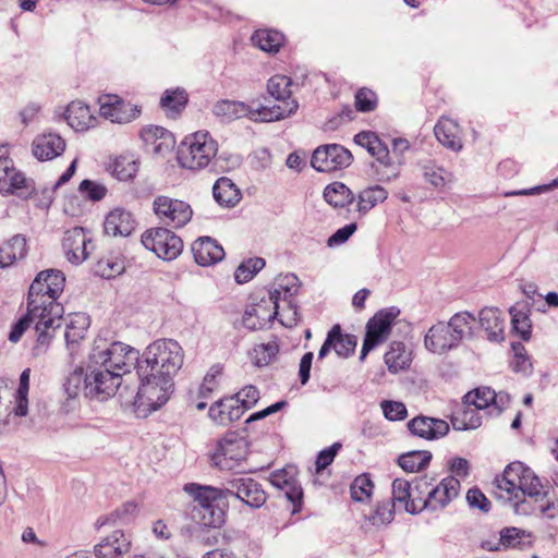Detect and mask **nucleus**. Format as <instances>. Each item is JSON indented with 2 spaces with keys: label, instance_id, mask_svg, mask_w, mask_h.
Wrapping results in <instances>:
<instances>
[{
  "label": "nucleus",
  "instance_id": "f257e3e1",
  "mask_svg": "<svg viewBox=\"0 0 558 558\" xmlns=\"http://www.w3.org/2000/svg\"><path fill=\"white\" fill-rule=\"evenodd\" d=\"M140 351L125 343L116 341L105 350L95 348L89 355L86 369L77 366L62 384L65 400L61 404L63 413L74 411L80 404L81 393L90 400L105 401L119 392L121 399L124 391L133 392L128 386L121 387V374L136 368Z\"/></svg>",
  "mask_w": 558,
  "mask_h": 558
},
{
  "label": "nucleus",
  "instance_id": "f03ea898",
  "mask_svg": "<svg viewBox=\"0 0 558 558\" xmlns=\"http://www.w3.org/2000/svg\"><path fill=\"white\" fill-rule=\"evenodd\" d=\"M183 364L181 345L172 339H161L149 344L140 354L136 374L140 385L132 400L123 401L133 407L137 417L145 418L167 403L174 390L173 377Z\"/></svg>",
  "mask_w": 558,
  "mask_h": 558
},
{
  "label": "nucleus",
  "instance_id": "7ed1b4c3",
  "mask_svg": "<svg viewBox=\"0 0 558 558\" xmlns=\"http://www.w3.org/2000/svg\"><path fill=\"white\" fill-rule=\"evenodd\" d=\"M184 490L193 497L196 505L192 510L195 524L189 527L191 536L207 546L219 542V530L227 520L229 500L223 488L198 483H187Z\"/></svg>",
  "mask_w": 558,
  "mask_h": 558
},
{
  "label": "nucleus",
  "instance_id": "20e7f679",
  "mask_svg": "<svg viewBox=\"0 0 558 558\" xmlns=\"http://www.w3.org/2000/svg\"><path fill=\"white\" fill-rule=\"evenodd\" d=\"M475 320L474 314L468 311L453 314L448 322L438 320L426 331L424 347L438 355L458 349L463 339L475 337L473 327Z\"/></svg>",
  "mask_w": 558,
  "mask_h": 558
},
{
  "label": "nucleus",
  "instance_id": "39448f33",
  "mask_svg": "<svg viewBox=\"0 0 558 558\" xmlns=\"http://www.w3.org/2000/svg\"><path fill=\"white\" fill-rule=\"evenodd\" d=\"M494 497L501 500L507 496L527 495L539 496L536 488L541 486V478L535 472L521 461L510 462L504 472L493 482Z\"/></svg>",
  "mask_w": 558,
  "mask_h": 558
},
{
  "label": "nucleus",
  "instance_id": "423d86ee",
  "mask_svg": "<svg viewBox=\"0 0 558 558\" xmlns=\"http://www.w3.org/2000/svg\"><path fill=\"white\" fill-rule=\"evenodd\" d=\"M218 144L207 131L187 135L177 150L178 163L189 170H201L217 155Z\"/></svg>",
  "mask_w": 558,
  "mask_h": 558
},
{
  "label": "nucleus",
  "instance_id": "0eeeda50",
  "mask_svg": "<svg viewBox=\"0 0 558 558\" xmlns=\"http://www.w3.org/2000/svg\"><path fill=\"white\" fill-rule=\"evenodd\" d=\"M401 311L397 306L379 310L368 319L359 360L364 362L371 351L387 341L396 318Z\"/></svg>",
  "mask_w": 558,
  "mask_h": 558
},
{
  "label": "nucleus",
  "instance_id": "6e6552de",
  "mask_svg": "<svg viewBox=\"0 0 558 558\" xmlns=\"http://www.w3.org/2000/svg\"><path fill=\"white\" fill-rule=\"evenodd\" d=\"M141 242L145 248L166 262L175 259L183 251L182 239L167 227L146 230L141 236Z\"/></svg>",
  "mask_w": 558,
  "mask_h": 558
},
{
  "label": "nucleus",
  "instance_id": "1a4fd4ad",
  "mask_svg": "<svg viewBox=\"0 0 558 558\" xmlns=\"http://www.w3.org/2000/svg\"><path fill=\"white\" fill-rule=\"evenodd\" d=\"M153 211L165 227L174 229L186 226L193 217V209L189 203L166 195L155 197Z\"/></svg>",
  "mask_w": 558,
  "mask_h": 558
},
{
  "label": "nucleus",
  "instance_id": "9d476101",
  "mask_svg": "<svg viewBox=\"0 0 558 558\" xmlns=\"http://www.w3.org/2000/svg\"><path fill=\"white\" fill-rule=\"evenodd\" d=\"M352 153L340 144H324L312 154L311 166L317 172H333L347 169L353 162Z\"/></svg>",
  "mask_w": 558,
  "mask_h": 558
},
{
  "label": "nucleus",
  "instance_id": "9b49d317",
  "mask_svg": "<svg viewBox=\"0 0 558 558\" xmlns=\"http://www.w3.org/2000/svg\"><path fill=\"white\" fill-rule=\"evenodd\" d=\"M248 442L235 433H228L218 441L216 451L211 454L213 463L221 470H232L239 462L246 459Z\"/></svg>",
  "mask_w": 558,
  "mask_h": 558
},
{
  "label": "nucleus",
  "instance_id": "f8f14e48",
  "mask_svg": "<svg viewBox=\"0 0 558 558\" xmlns=\"http://www.w3.org/2000/svg\"><path fill=\"white\" fill-rule=\"evenodd\" d=\"M225 490L228 499L234 497L253 509L263 507L267 500L262 484L252 477H234L227 482Z\"/></svg>",
  "mask_w": 558,
  "mask_h": 558
},
{
  "label": "nucleus",
  "instance_id": "ddd939ff",
  "mask_svg": "<svg viewBox=\"0 0 558 558\" xmlns=\"http://www.w3.org/2000/svg\"><path fill=\"white\" fill-rule=\"evenodd\" d=\"M99 112L113 123L124 124L140 117L142 110L137 105L125 101L118 95L105 94L99 96Z\"/></svg>",
  "mask_w": 558,
  "mask_h": 558
},
{
  "label": "nucleus",
  "instance_id": "4468645a",
  "mask_svg": "<svg viewBox=\"0 0 558 558\" xmlns=\"http://www.w3.org/2000/svg\"><path fill=\"white\" fill-rule=\"evenodd\" d=\"M407 428L411 436L428 441L438 440L448 435L450 430V426L445 420L424 414H418L408 421Z\"/></svg>",
  "mask_w": 558,
  "mask_h": 558
},
{
  "label": "nucleus",
  "instance_id": "2eb2a0df",
  "mask_svg": "<svg viewBox=\"0 0 558 558\" xmlns=\"http://www.w3.org/2000/svg\"><path fill=\"white\" fill-rule=\"evenodd\" d=\"M460 486V482L457 477L453 475L446 476L437 486L430 488L426 493L422 508L430 509L433 511L438 508L444 509L458 496Z\"/></svg>",
  "mask_w": 558,
  "mask_h": 558
},
{
  "label": "nucleus",
  "instance_id": "dca6fc26",
  "mask_svg": "<svg viewBox=\"0 0 558 558\" xmlns=\"http://www.w3.org/2000/svg\"><path fill=\"white\" fill-rule=\"evenodd\" d=\"M246 411L239 402V395H231L215 401L209 408L208 415L216 424L227 426L240 420Z\"/></svg>",
  "mask_w": 558,
  "mask_h": 558
},
{
  "label": "nucleus",
  "instance_id": "f3484780",
  "mask_svg": "<svg viewBox=\"0 0 558 558\" xmlns=\"http://www.w3.org/2000/svg\"><path fill=\"white\" fill-rule=\"evenodd\" d=\"M191 251L194 262L202 267L215 265L226 255L223 247L208 235L196 239L191 245Z\"/></svg>",
  "mask_w": 558,
  "mask_h": 558
},
{
  "label": "nucleus",
  "instance_id": "a211bd4d",
  "mask_svg": "<svg viewBox=\"0 0 558 558\" xmlns=\"http://www.w3.org/2000/svg\"><path fill=\"white\" fill-rule=\"evenodd\" d=\"M65 141L54 132L37 135L32 144V151L39 161L52 160L63 154Z\"/></svg>",
  "mask_w": 558,
  "mask_h": 558
},
{
  "label": "nucleus",
  "instance_id": "6ab92c4d",
  "mask_svg": "<svg viewBox=\"0 0 558 558\" xmlns=\"http://www.w3.org/2000/svg\"><path fill=\"white\" fill-rule=\"evenodd\" d=\"M133 214L122 207L113 208L105 218L104 231L112 236H129L135 230Z\"/></svg>",
  "mask_w": 558,
  "mask_h": 558
},
{
  "label": "nucleus",
  "instance_id": "aec40b11",
  "mask_svg": "<svg viewBox=\"0 0 558 558\" xmlns=\"http://www.w3.org/2000/svg\"><path fill=\"white\" fill-rule=\"evenodd\" d=\"M478 324L492 342L505 340V317L497 307H485L478 313Z\"/></svg>",
  "mask_w": 558,
  "mask_h": 558
},
{
  "label": "nucleus",
  "instance_id": "412c9836",
  "mask_svg": "<svg viewBox=\"0 0 558 558\" xmlns=\"http://www.w3.org/2000/svg\"><path fill=\"white\" fill-rule=\"evenodd\" d=\"M27 255L26 238L15 234L0 246V268L11 266L16 259H23Z\"/></svg>",
  "mask_w": 558,
  "mask_h": 558
},
{
  "label": "nucleus",
  "instance_id": "4be33fe9",
  "mask_svg": "<svg viewBox=\"0 0 558 558\" xmlns=\"http://www.w3.org/2000/svg\"><path fill=\"white\" fill-rule=\"evenodd\" d=\"M189 94L182 87L166 89L161 95L159 106L167 113V117L175 119L186 108Z\"/></svg>",
  "mask_w": 558,
  "mask_h": 558
},
{
  "label": "nucleus",
  "instance_id": "5701e85b",
  "mask_svg": "<svg viewBox=\"0 0 558 558\" xmlns=\"http://www.w3.org/2000/svg\"><path fill=\"white\" fill-rule=\"evenodd\" d=\"M213 196L220 206L232 208L240 202L242 194L231 179L221 177L213 186Z\"/></svg>",
  "mask_w": 558,
  "mask_h": 558
},
{
  "label": "nucleus",
  "instance_id": "b1692460",
  "mask_svg": "<svg viewBox=\"0 0 558 558\" xmlns=\"http://www.w3.org/2000/svg\"><path fill=\"white\" fill-rule=\"evenodd\" d=\"M213 113L223 122L246 117L252 113L250 105L239 100L221 99L213 106Z\"/></svg>",
  "mask_w": 558,
  "mask_h": 558
},
{
  "label": "nucleus",
  "instance_id": "393cba45",
  "mask_svg": "<svg viewBox=\"0 0 558 558\" xmlns=\"http://www.w3.org/2000/svg\"><path fill=\"white\" fill-rule=\"evenodd\" d=\"M138 160L132 155H120L107 166L110 174L119 181H132L138 171Z\"/></svg>",
  "mask_w": 558,
  "mask_h": 558
},
{
  "label": "nucleus",
  "instance_id": "a878e982",
  "mask_svg": "<svg viewBox=\"0 0 558 558\" xmlns=\"http://www.w3.org/2000/svg\"><path fill=\"white\" fill-rule=\"evenodd\" d=\"M251 40L254 46L268 53H277L284 44V35L276 29H257Z\"/></svg>",
  "mask_w": 558,
  "mask_h": 558
},
{
  "label": "nucleus",
  "instance_id": "bb28decb",
  "mask_svg": "<svg viewBox=\"0 0 558 558\" xmlns=\"http://www.w3.org/2000/svg\"><path fill=\"white\" fill-rule=\"evenodd\" d=\"M539 496H529L535 501H538V512L548 519H555L558 515V499L555 495L553 486L547 481L544 484L541 481V486L536 488Z\"/></svg>",
  "mask_w": 558,
  "mask_h": 558
},
{
  "label": "nucleus",
  "instance_id": "cd10ccee",
  "mask_svg": "<svg viewBox=\"0 0 558 558\" xmlns=\"http://www.w3.org/2000/svg\"><path fill=\"white\" fill-rule=\"evenodd\" d=\"M433 454L428 450H412L398 457V465L405 472H421L428 468Z\"/></svg>",
  "mask_w": 558,
  "mask_h": 558
},
{
  "label": "nucleus",
  "instance_id": "c85d7f7f",
  "mask_svg": "<svg viewBox=\"0 0 558 558\" xmlns=\"http://www.w3.org/2000/svg\"><path fill=\"white\" fill-rule=\"evenodd\" d=\"M323 196L335 208L345 207L355 201L353 192L344 183L338 181L328 184Z\"/></svg>",
  "mask_w": 558,
  "mask_h": 558
},
{
  "label": "nucleus",
  "instance_id": "c756f323",
  "mask_svg": "<svg viewBox=\"0 0 558 558\" xmlns=\"http://www.w3.org/2000/svg\"><path fill=\"white\" fill-rule=\"evenodd\" d=\"M384 360L391 373L405 369L410 366L411 357L407 347L401 341H392L389 350L385 353Z\"/></svg>",
  "mask_w": 558,
  "mask_h": 558
},
{
  "label": "nucleus",
  "instance_id": "7c9ffc66",
  "mask_svg": "<svg viewBox=\"0 0 558 558\" xmlns=\"http://www.w3.org/2000/svg\"><path fill=\"white\" fill-rule=\"evenodd\" d=\"M450 423L454 430L476 429L482 425V416L476 409L462 403V409L450 415Z\"/></svg>",
  "mask_w": 558,
  "mask_h": 558
},
{
  "label": "nucleus",
  "instance_id": "2f4dec72",
  "mask_svg": "<svg viewBox=\"0 0 558 558\" xmlns=\"http://www.w3.org/2000/svg\"><path fill=\"white\" fill-rule=\"evenodd\" d=\"M2 193L14 194L27 199L35 193V182L28 179L21 171H13L7 179V185Z\"/></svg>",
  "mask_w": 558,
  "mask_h": 558
},
{
  "label": "nucleus",
  "instance_id": "473e14b6",
  "mask_svg": "<svg viewBox=\"0 0 558 558\" xmlns=\"http://www.w3.org/2000/svg\"><path fill=\"white\" fill-rule=\"evenodd\" d=\"M509 314L511 316V332L518 336L522 341H529L532 337L530 310H520L518 305H513L509 308Z\"/></svg>",
  "mask_w": 558,
  "mask_h": 558
},
{
  "label": "nucleus",
  "instance_id": "72a5a7b5",
  "mask_svg": "<svg viewBox=\"0 0 558 558\" xmlns=\"http://www.w3.org/2000/svg\"><path fill=\"white\" fill-rule=\"evenodd\" d=\"M89 316L84 313H75L71 315V320L66 324V330L64 333L65 342L68 348H73L84 339L85 331L89 327Z\"/></svg>",
  "mask_w": 558,
  "mask_h": 558
},
{
  "label": "nucleus",
  "instance_id": "f704fd0d",
  "mask_svg": "<svg viewBox=\"0 0 558 558\" xmlns=\"http://www.w3.org/2000/svg\"><path fill=\"white\" fill-rule=\"evenodd\" d=\"M64 119L68 124L75 131L88 128L90 118L89 107L82 101H72L64 110Z\"/></svg>",
  "mask_w": 558,
  "mask_h": 558
},
{
  "label": "nucleus",
  "instance_id": "c9c22d12",
  "mask_svg": "<svg viewBox=\"0 0 558 558\" xmlns=\"http://www.w3.org/2000/svg\"><path fill=\"white\" fill-rule=\"evenodd\" d=\"M532 533L525 530L508 526L504 527L499 532V541L498 545H501V549L508 548H519L524 549L525 547H531L532 542L525 543L523 541L524 537H531Z\"/></svg>",
  "mask_w": 558,
  "mask_h": 558
},
{
  "label": "nucleus",
  "instance_id": "e433bc0d",
  "mask_svg": "<svg viewBox=\"0 0 558 558\" xmlns=\"http://www.w3.org/2000/svg\"><path fill=\"white\" fill-rule=\"evenodd\" d=\"M387 197L388 192L380 185L366 187L359 194L357 211L365 215L377 204L385 202Z\"/></svg>",
  "mask_w": 558,
  "mask_h": 558
},
{
  "label": "nucleus",
  "instance_id": "4c0bfd02",
  "mask_svg": "<svg viewBox=\"0 0 558 558\" xmlns=\"http://www.w3.org/2000/svg\"><path fill=\"white\" fill-rule=\"evenodd\" d=\"M430 483L426 477L416 478L411 482V498L405 505V511L410 514H417L425 510L422 504L425 501L426 493Z\"/></svg>",
  "mask_w": 558,
  "mask_h": 558
},
{
  "label": "nucleus",
  "instance_id": "58836bf2",
  "mask_svg": "<svg viewBox=\"0 0 558 558\" xmlns=\"http://www.w3.org/2000/svg\"><path fill=\"white\" fill-rule=\"evenodd\" d=\"M454 128L456 125L450 120H439L434 128V133L441 145L453 151H459L462 148V143L460 138L456 136L453 132Z\"/></svg>",
  "mask_w": 558,
  "mask_h": 558
},
{
  "label": "nucleus",
  "instance_id": "ea45409f",
  "mask_svg": "<svg viewBox=\"0 0 558 558\" xmlns=\"http://www.w3.org/2000/svg\"><path fill=\"white\" fill-rule=\"evenodd\" d=\"M45 317H40V319L35 324V330L37 332L36 343L32 349L33 356H39L47 352L51 340L53 339V326H51L50 320H44Z\"/></svg>",
  "mask_w": 558,
  "mask_h": 558
},
{
  "label": "nucleus",
  "instance_id": "a19ab883",
  "mask_svg": "<svg viewBox=\"0 0 558 558\" xmlns=\"http://www.w3.org/2000/svg\"><path fill=\"white\" fill-rule=\"evenodd\" d=\"M423 177L426 182L435 189H441L453 179L452 173L445 168L437 166L435 161L428 160L422 166Z\"/></svg>",
  "mask_w": 558,
  "mask_h": 558
},
{
  "label": "nucleus",
  "instance_id": "79ce46f5",
  "mask_svg": "<svg viewBox=\"0 0 558 558\" xmlns=\"http://www.w3.org/2000/svg\"><path fill=\"white\" fill-rule=\"evenodd\" d=\"M29 377L31 369L25 368L19 378V387L15 392V407L13 408V412L16 416H25L27 414L28 407V390H29Z\"/></svg>",
  "mask_w": 558,
  "mask_h": 558
},
{
  "label": "nucleus",
  "instance_id": "37998d69",
  "mask_svg": "<svg viewBox=\"0 0 558 558\" xmlns=\"http://www.w3.org/2000/svg\"><path fill=\"white\" fill-rule=\"evenodd\" d=\"M495 398V390L489 387H480L475 388L472 391L466 392L463 398L464 405H473L474 409L484 410L493 405V400Z\"/></svg>",
  "mask_w": 558,
  "mask_h": 558
},
{
  "label": "nucleus",
  "instance_id": "c03bdc74",
  "mask_svg": "<svg viewBox=\"0 0 558 558\" xmlns=\"http://www.w3.org/2000/svg\"><path fill=\"white\" fill-rule=\"evenodd\" d=\"M45 277H49V271L41 270L32 282L27 293V307H32L37 311L39 308V304L43 305L46 298H48L45 293Z\"/></svg>",
  "mask_w": 558,
  "mask_h": 558
},
{
  "label": "nucleus",
  "instance_id": "a18cd8bd",
  "mask_svg": "<svg viewBox=\"0 0 558 558\" xmlns=\"http://www.w3.org/2000/svg\"><path fill=\"white\" fill-rule=\"evenodd\" d=\"M266 265L262 257H253L243 260L234 271V280L239 284L251 281L257 272H259Z\"/></svg>",
  "mask_w": 558,
  "mask_h": 558
},
{
  "label": "nucleus",
  "instance_id": "49530a36",
  "mask_svg": "<svg viewBox=\"0 0 558 558\" xmlns=\"http://www.w3.org/2000/svg\"><path fill=\"white\" fill-rule=\"evenodd\" d=\"M279 353V343L277 338L275 337L272 341L267 343L258 344L253 349L251 356L253 359L254 365L257 367L267 366L270 364Z\"/></svg>",
  "mask_w": 558,
  "mask_h": 558
},
{
  "label": "nucleus",
  "instance_id": "de8ad7c7",
  "mask_svg": "<svg viewBox=\"0 0 558 558\" xmlns=\"http://www.w3.org/2000/svg\"><path fill=\"white\" fill-rule=\"evenodd\" d=\"M292 82L286 75H274L267 82L268 94L277 101H286L291 98L290 89Z\"/></svg>",
  "mask_w": 558,
  "mask_h": 558
},
{
  "label": "nucleus",
  "instance_id": "09e8293b",
  "mask_svg": "<svg viewBox=\"0 0 558 558\" xmlns=\"http://www.w3.org/2000/svg\"><path fill=\"white\" fill-rule=\"evenodd\" d=\"M504 505H510L513 512L518 515H531L538 512V501L530 498L527 495L507 496L500 500Z\"/></svg>",
  "mask_w": 558,
  "mask_h": 558
},
{
  "label": "nucleus",
  "instance_id": "8fccbe9b",
  "mask_svg": "<svg viewBox=\"0 0 558 558\" xmlns=\"http://www.w3.org/2000/svg\"><path fill=\"white\" fill-rule=\"evenodd\" d=\"M252 303L246 307L252 312L257 319L266 323V326L271 325L275 319H278L279 311L272 310V305L262 302V295L255 293L251 295Z\"/></svg>",
  "mask_w": 558,
  "mask_h": 558
},
{
  "label": "nucleus",
  "instance_id": "3c124183",
  "mask_svg": "<svg viewBox=\"0 0 558 558\" xmlns=\"http://www.w3.org/2000/svg\"><path fill=\"white\" fill-rule=\"evenodd\" d=\"M63 314V305L52 299L49 302L46 300L43 305L39 304V308L36 311L37 319L39 320L40 317H45L44 320H50L53 330L61 327Z\"/></svg>",
  "mask_w": 558,
  "mask_h": 558
},
{
  "label": "nucleus",
  "instance_id": "603ef678",
  "mask_svg": "<svg viewBox=\"0 0 558 558\" xmlns=\"http://www.w3.org/2000/svg\"><path fill=\"white\" fill-rule=\"evenodd\" d=\"M377 162L379 166L372 162L371 168L374 170L378 181L389 182L399 175V165L392 161L389 153L387 155H383L381 158H378Z\"/></svg>",
  "mask_w": 558,
  "mask_h": 558
},
{
  "label": "nucleus",
  "instance_id": "864d4df0",
  "mask_svg": "<svg viewBox=\"0 0 558 558\" xmlns=\"http://www.w3.org/2000/svg\"><path fill=\"white\" fill-rule=\"evenodd\" d=\"M374 488V483L368 473H363L354 478L350 485V495L354 501L362 502L369 499Z\"/></svg>",
  "mask_w": 558,
  "mask_h": 558
},
{
  "label": "nucleus",
  "instance_id": "5fc2aeb1",
  "mask_svg": "<svg viewBox=\"0 0 558 558\" xmlns=\"http://www.w3.org/2000/svg\"><path fill=\"white\" fill-rule=\"evenodd\" d=\"M77 190L84 199L93 203L104 199L108 192L106 185L90 179L82 180Z\"/></svg>",
  "mask_w": 558,
  "mask_h": 558
},
{
  "label": "nucleus",
  "instance_id": "6e6d98bb",
  "mask_svg": "<svg viewBox=\"0 0 558 558\" xmlns=\"http://www.w3.org/2000/svg\"><path fill=\"white\" fill-rule=\"evenodd\" d=\"M339 335L335 337V352L338 356L348 359L354 354L357 345V337L352 333H343L339 325Z\"/></svg>",
  "mask_w": 558,
  "mask_h": 558
},
{
  "label": "nucleus",
  "instance_id": "4d7b16f0",
  "mask_svg": "<svg viewBox=\"0 0 558 558\" xmlns=\"http://www.w3.org/2000/svg\"><path fill=\"white\" fill-rule=\"evenodd\" d=\"M395 504L392 501L378 502L375 510L367 517L369 523L374 526L386 525L393 520Z\"/></svg>",
  "mask_w": 558,
  "mask_h": 558
},
{
  "label": "nucleus",
  "instance_id": "13d9d810",
  "mask_svg": "<svg viewBox=\"0 0 558 558\" xmlns=\"http://www.w3.org/2000/svg\"><path fill=\"white\" fill-rule=\"evenodd\" d=\"M46 270L49 271V277H45V293L48 295V299L58 300L64 290L65 276L58 269L51 268Z\"/></svg>",
  "mask_w": 558,
  "mask_h": 558
},
{
  "label": "nucleus",
  "instance_id": "bf43d9fd",
  "mask_svg": "<svg viewBox=\"0 0 558 558\" xmlns=\"http://www.w3.org/2000/svg\"><path fill=\"white\" fill-rule=\"evenodd\" d=\"M36 318V310L27 307L26 313L12 324L9 332V340L13 343L19 342L24 332L29 328Z\"/></svg>",
  "mask_w": 558,
  "mask_h": 558
},
{
  "label": "nucleus",
  "instance_id": "052dcab7",
  "mask_svg": "<svg viewBox=\"0 0 558 558\" xmlns=\"http://www.w3.org/2000/svg\"><path fill=\"white\" fill-rule=\"evenodd\" d=\"M354 106L359 112H372L377 108L378 98L374 90L362 87L357 89L354 96Z\"/></svg>",
  "mask_w": 558,
  "mask_h": 558
},
{
  "label": "nucleus",
  "instance_id": "680f3d73",
  "mask_svg": "<svg viewBox=\"0 0 558 558\" xmlns=\"http://www.w3.org/2000/svg\"><path fill=\"white\" fill-rule=\"evenodd\" d=\"M124 271V264L121 260H113V259H99L97 264L95 265L94 272L95 275L105 278V279H111L114 278L117 275H120Z\"/></svg>",
  "mask_w": 558,
  "mask_h": 558
},
{
  "label": "nucleus",
  "instance_id": "e2e57ef3",
  "mask_svg": "<svg viewBox=\"0 0 558 558\" xmlns=\"http://www.w3.org/2000/svg\"><path fill=\"white\" fill-rule=\"evenodd\" d=\"M341 448L342 444L340 441H336L331 446L320 450L315 460V473L322 474L323 471L333 462Z\"/></svg>",
  "mask_w": 558,
  "mask_h": 558
},
{
  "label": "nucleus",
  "instance_id": "0e129e2a",
  "mask_svg": "<svg viewBox=\"0 0 558 558\" xmlns=\"http://www.w3.org/2000/svg\"><path fill=\"white\" fill-rule=\"evenodd\" d=\"M384 416L391 422L403 421L408 416V409L401 401L383 400L380 402Z\"/></svg>",
  "mask_w": 558,
  "mask_h": 558
},
{
  "label": "nucleus",
  "instance_id": "69168bd1",
  "mask_svg": "<svg viewBox=\"0 0 558 558\" xmlns=\"http://www.w3.org/2000/svg\"><path fill=\"white\" fill-rule=\"evenodd\" d=\"M466 501L470 508L478 509L484 513H487L492 508L490 500L477 486L471 487L468 490Z\"/></svg>",
  "mask_w": 558,
  "mask_h": 558
},
{
  "label": "nucleus",
  "instance_id": "338daca9",
  "mask_svg": "<svg viewBox=\"0 0 558 558\" xmlns=\"http://www.w3.org/2000/svg\"><path fill=\"white\" fill-rule=\"evenodd\" d=\"M94 553L97 558H122L126 554V546H113L106 537L94 547Z\"/></svg>",
  "mask_w": 558,
  "mask_h": 558
},
{
  "label": "nucleus",
  "instance_id": "774afa93",
  "mask_svg": "<svg viewBox=\"0 0 558 558\" xmlns=\"http://www.w3.org/2000/svg\"><path fill=\"white\" fill-rule=\"evenodd\" d=\"M357 230L356 222H350L338 230H336L328 239L327 246L336 247L344 244Z\"/></svg>",
  "mask_w": 558,
  "mask_h": 558
}]
</instances>
